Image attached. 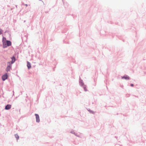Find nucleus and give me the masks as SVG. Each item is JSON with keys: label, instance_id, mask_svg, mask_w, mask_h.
Listing matches in <instances>:
<instances>
[{"label": "nucleus", "instance_id": "nucleus-8", "mask_svg": "<svg viewBox=\"0 0 146 146\" xmlns=\"http://www.w3.org/2000/svg\"><path fill=\"white\" fill-rule=\"evenodd\" d=\"M15 136L17 140L18 139H19V136H18V135L16 134L15 135Z\"/></svg>", "mask_w": 146, "mask_h": 146}, {"label": "nucleus", "instance_id": "nucleus-10", "mask_svg": "<svg viewBox=\"0 0 146 146\" xmlns=\"http://www.w3.org/2000/svg\"><path fill=\"white\" fill-rule=\"evenodd\" d=\"M84 90L85 91H87V89L85 87H84Z\"/></svg>", "mask_w": 146, "mask_h": 146}, {"label": "nucleus", "instance_id": "nucleus-4", "mask_svg": "<svg viewBox=\"0 0 146 146\" xmlns=\"http://www.w3.org/2000/svg\"><path fill=\"white\" fill-rule=\"evenodd\" d=\"M7 78V74H4L3 76L2 77V79L4 81Z\"/></svg>", "mask_w": 146, "mask_h": 146}, {"label": "nucleus", "instance_id": "nucleus-6", "mask_svg": "<svg viewBox=\"0 0 146 146\" xmlns=\"http://www.w3.org/2000/svg\"><path fill=\"white\" fill-rule=\"evenodd\" d=\"M27 66L28 68V69H29L31 68V65L30 62H27Z\"/></svg>", "mask_w": 146, "mask_h": 146}, {"label": "nucleus", "instance_id": "nucleus-13", "mask_svg": "<svg viewBox=\"0 0 146 146\" xmlns=\"http://www.w3.org/2000/svg\"><path fill=\"white\" fill-rule=\"evenodd\" d=\"M25 5L26 6H27V4H25Z\"/></svg>", "mask_w": 146, "mask_h": 146}, {"label": "nucleus", "instance_id": "nucleus-3", "mask_svg": "<svg viewBox=\"0 0 146 146\" xmlns=\"http://www.w3.org/2000/svg\"><path fill=\"white\" fill-rule=\"evenodd\" d=\"M35 116H36V121L39 122L40 121V119L38 115L37 114H35Z\"/></svg>", "mask_w": 146, "mask_h": 146}, {"label": "nucleus", "instance_id": "nucleus-11", "mask_svg": "<svg viewBox=\"0 0 146 146\" xmlns=\"http://www.w3.org/2000/svg\"><path fill=\"white\" fill-rule=\"evenodd\" d=\"M131 86L132 87H133L134 86V85L133 84H131Z\"/></svg>", "mask_w": 146, "mask_h": 146}, {"label": "nucleus", "instance_id": "nucleus-5", "mask_svg": "<svg viewBox=\"0 0 146 146\" xmlns=\"http://www.w3.org/2000/svg\"><path fill=\"white\" fill-rule=\"evenodd\" d=\"M122 78L123 79H125L126 80H128L129 79V78L128 76H126L122 77Z\"/></svg>", "mask_w": 146, "mask_h": 146}, {"label": "nucleus", "instance_id": "nucleus-2", "mask_svg": "<svg viewBox=\"0 0 146 146\" xmlns=\"http://www.w3.org/2000/svg\"><path fill=\"white\" fill-rule=\"evenodd\" d=\"M11 62L12 64L16 60L14 56H13L11 57Z\"/></svg>", "mask_w": 146, "mask_h": 146}, {"label": "nucleus", "instance_id": "nucleus-1", "mask_svg": "<svg viewBox=\"0 0 146 146\" xmlns=\"http://www.w3.org/2000/svg\"><path fill=\"white\" fill-rule=\"evenodd\" d=\"M9 46V41L6 40L5 38H3V48H6Z\"/></svg>", "mask_w": 146, "mask_h": 146}, {"label": "nucleus", "instance_id": "nucleus-9", "mask_svg": "<svg viewBox=\"0 0 146 146\" xmlns=\"http://www.w3.org/2000/svg\"><path fill=\"white\" fill-rule=\"evenodd\" d=\"M3 31L1 29H0V35L2 33Z\"/></svg>", "mask_w": 146, "mask_h": 146}, {"label": "nucleus", "instance_id": "nucleus-7", "mask_svg": "<svg viewBox=\"0 0 146 146\" xmlns=\"http://www.w3.org/2000/svg\"><path fill=\"white\" fill-rule=\"evenodd\" d=\"M5 109L6 110H8L9 109V105H7L5 107Z\"/></svg>", "mask_w": 146, "mask_h": 146}, {"label": "nucleus", "instance_id": "nucleus-14", "mask_svg": "<svg viewBox=\"0 0 146 146\" xmlns=\"http://www.w3.org/2000/svg\"><path fill=\"white\" fill-rule=\"evenodd\" d=\"M10 108H11L10 107H10H9L10 109Z\"/></svg>", "mask_w": 146, "mask_h": 146}, {"label": "nucleus", "instance_id": "nucleus-12", "mask_svg": "<svg viewBox=\"0 0 146 146\" xmlns=\"http://www.w3.org/2000/svg\"><path fill=\"white\" fill-rule=\"evenodd\" d=\"M11 42L10 41V44H9L10 46L11 45Z\"/></svg>", "mask_w": 146, "mask_h": 146}]
</instances>
